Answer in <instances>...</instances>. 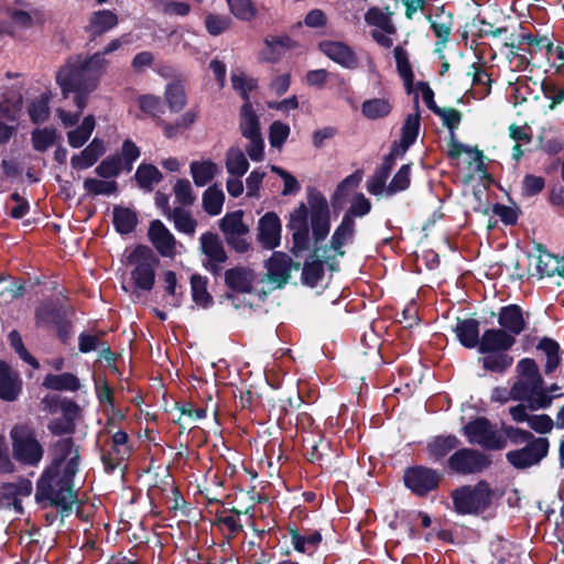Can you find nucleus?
I'll use <instances>...</instances> for the list:
<instances>
[{"label":"nucleus","instance_id":"603ef678","mask_svg":"<svg viewBox=\"0 0 564 564\" xmlns=\"http://www.w3.org/2000/svg\"><path fill=\"white\" fill-rule=\"evenodd\" d=\"M230 12L241 21H251L257 15V8L251 0H227Z\"/></svg>","mask_w":564,"mask_h":564},{"label":"nucleus","instance_id":"58836bf2","mask_svg":"<svg viewBox=\"0 0 564 564\" xmlns=\"http://www.w3.org/2000/svg\"><path fill=\"white\" fill-rule=\"evenodd\" d=\"M191 174L196 186H205L215 176L217 165L210 160L207 161H193L189 165Z\"/></svg>","mask_w":564,"mask_h":564},{"label":"nucleus","instance_id":"cd10ccee","mask_svg":"<svg viewBox=\"0 0 564 564\" xmlns=\"http://www.w3.org/2000/svg\"><path fill=\"white\" fill-rule=\"evenodd\" d=\"M252 271L245 267H235L225 272L226 286L236 293H252Z\"/></svg>","mask_w":564,"mask_h":564},{"label":"nucleus","instance_id":"9d476101","mask_svg":"<svg viewBox=\"0 0 564 564\" xmlns=\"http://www.w3.org/2000/svg\"><path fill=\"white\" fill-rule=\"evenodd\" d=\"M465 435L473 444L487 449H501L506 440L487 419L478 417L464 426Z\"/></svg>","mask_w":564,"mask_h":564},{"label":"nucleus","instance_id":"dca6fc26","mask_svg":"<svg viewBox=\"0 0 564 564\" xmlns=\"http://www.w3.org/2000/svg\"><path fill=\"white\" fill-rule=\"evenodd\" d=\"M257 240L263 249L273 250L281 243L282 225L274 212L265 213L258 221Z\"/></svg>","mask_w":564,"mask_h":564},{"label":"nucleus","instance_id":"680f3d73","mask_svg":"<svg viewBox=\"0 0 564 564\" xmlns=\"http://www.w3.org/2000/svg\"><path fill=\"white\" fill-rule=\"evenodd\" d=\"M174 194L176 200L183 206H191L196 199L192 191V185L187 178L176 181L174 185Z\"/></svg>","mask_w":564,"mask_h":564},{"label":"nucleus","instance_id":"4be33fe9","mask_svg":"<svg viewBox=\"0 0 564 564\" xmlns=\"http://www.w3.org/2000/svg\"><path fill=\"white\" fill-rule=\"evenodd\" d=\"M118 23V15L113 11H94L89 17L88 24L85 26V32L89 34L90 41H95L97 37L115 29Z\"/></svg>","mask_w":564,"mask_h":564},{"label":"nucleus","instance_id":"473e14b6","mask_svg":"<svg viewBox=\"0 0 564 564\" xmlns=\"http://www.w3.org/2000/svg\"><path fill=\"white\" fill-rule=\"evenodd\" d=\"M164 98L171 112L178 113L187 105V95L181 80H173L165 86Z\"/></svg>","mask_w":564,"mask_h":564},{"label":"nucleus","instance_id":"de8ad7c7","mask_svg":"<svg viewBox=\"0 0 564 564\" xmlns=\"http://www.w3.org/2000/svg\"><path fill=\"white\" fill-rule=\"evenodd\" d=\"M129 447L117 448L110 446L108 449L104 451L101 454V460L105 470L107 473H112L117 467L121 465V463L129 456Z\"/></svg>","mask_w":564,"mask_h":564},{"label":"nucleus","instance_id":"f257e3e1","mask_svg":"<svg viewBox=\"0 0 564 564\" xmlns=\"http://www.w3.org/2000/svg\"><path fill=\"white\" fill-rule=\"evenodd\" d=\"M105 73L104 62L98 54H76L59 67L55 79L64 99L74 94V105L86 108L89 95L97 89Z\"/></svg>","mask_w":564,"mask_h":564},{"label":"nucleus","instance_id":"a19ab883","mask_svg":"<svg viewBox=\"0 0 564 564\" xmlns=\"http://www.w3.org/2000/svg\"><path fill=\"white\" fill-rule=\"evenodd\" d=\"M43 386L47 389L57 391H76L79 389V380L76 376L68 372L59 375H47L44 378Z\"/></svg>","mask_w":564,"mask_h":564},{"label":"nucleus","instance_id":"79ce46f5","mask_svg":"<svg viewBox=\"0 0 564 564\" xmlns=\"http://www.w3.org/2000/svg\"><path fill=\"white\" fill-rule=\"evenodd\" d=\"M391 12H382L377 7H371L365 14L367 24L381 29L384 33L391 35L397 32V29L391 20Z\"/></svg>","mask_w":564,"mask_h":564},{"label":"nucleus","instance_id":"052dcab7","mask_svg":"<svg viewBox=\"0 0 564 564\" xmlns=\"http://www.w3.org/2000/svg\"><path fill=\"white\" fill-rule=\"evenodd\" d=\"M307 203L311 208V215L329 214L328 203L325 196L314 187L308 188Z\"/></svg>","mask_w":564,"mask_h":564},{"label":"nucleus","instance_id":"f8f14e48","mask_svg":"<svg viewBox=\"0 0 564 564\" xmlns=\"http://www.w3.org/2000/svg\"><path fill=\"white\" fill-rule=\"evenodd\" d=\"M489 465L490 460L485 454L471 448L458 449L448 459L449 468L462 475L480 473Z\"/></svg>","mask_w":564,"mask_h":564},{"label":"nucleus","instance_id":"3c124183","mask_svg":"<svg viewBox=\"0 0 564 564\" xmlns=\"http://www.w3.org/2000/svg\"><path fill=\"white\" fill-rule=\"evenodd\" d=\"M121 171V156L118 153L108 155L95 169V173L102 178L116 177Z\"/></svg>","mask_w":564,"mask_h":564},{"label":"nucleus","instance_id":"2eb2a0df","mask_svg":"<svg viewBox=\"0 0 564 564\" xmlns=\"http://www.w3.org/2000/svg\"><path fill=\"white\" fill-rule=\"evenodd\" d=\"M199 240L202 252L208 259V262L204 264L206 270L214 275L219 274L221 270L220 264L225 263L228 259L219 236L212 231H207L200 236Z\"/></svg>","mask_w":564,"mask_h":564},{"label":"nucleus","instance_id":"f704fd0d","mask_svg":"<svg viewBox=\"0 0 564 564\" xmlns=\"http://www.w3.org/2000/svg\"><path fill=\"white\" fill-rule=\"evenodd\" d=\"M219 228L225 238L227 236H246L249 232V227L243 223V212L236 210L226 214L219 221Z\"/></svg>","mask_w":564,"mask_h":564},{"label":"nucleus","instance_id":"69168bd1","mask_svg":"<svg viewBox=\"0 0 564 564\" xmlns=\"http://www.w3.org/2000/svg\"><path fill=\"white\" fill-rule=\"evenodd\" d=\"M468 75H471V82L474 86L484 85L487 87L486 95L490 93L492 80L490 76L487 74L484 63H473L469 66Z\"/></svg>","mask_w":564,"mask_h":564},{"label":"nucleus","instance_id":"5701e85b","mask_svg":"<svg viewBox=\"0 0 564 564\" xmlns=\"http://www.w3.org/2000/svg\"><path fill=\"white\" fill-rule=\"evenodd\" d=\"M288 536L290 539V544L294 547L295 551L308 555L313 554L322 542L321 532L311 529H290Z\"/></svg>","mask_w":564,"mask_h":564},{"label":"nucleus","instance_id":"6e6d98bb","mask_svg":"<svg viewBox=\"0 0 564 564\" xmlns=\"http://www.w3.org/2000/svg\"><path fill=\"white\" fill-rule=\"evenodd\" d=\"M311 228L315 243L323 241L330 230L329 214L311 215Z\"/></svg>","mask_w":564,"mask_h":564},{"label":"nucleus","instance_id":"1a4fd4ad","mask_svg":"<svg viewBox=\"0 0 564 564\" xmlns=\"http://www.w3.org/2000/svg\"><path fill=\"white\" fill-rule=\"evenodd\" d=\"M52 462L48 467L76 476L79 470L82 457L80 447L72 437H62L54 442L50 448Z\"/></svg>","mask_w":564,"mask_h":564},{"label":"nucleus","instance_id":"423d86ee","mask_svg":"<svg viewBox=\"0 0 564 564\" xmlns=\"http://www.w3.org/2000/svg\"><path fill=\"white\" fill-rule=\"evenodd\" d=\"M127 262L134 265L130 272L134 292H151L155 284V269L160 259L154 251L145 245H138L128 256Z\"/></svg>","mask_w":564,"mask_h":564},{"label":"nucleus","instance_id":"ea45409f","mask_svg":"<svg viewBox=\"0 0 564 564\" xmlns=\"http://www.w3.org/2000/svg\"><path fill=\"white\" fill-rule=\"evenodd\" d=\"M226 169L230 175L242 177L248 169L249 162L239 148H229L226 153Z\"/></svg>","mask_w":564,"mask_h":564},{"label":"nucleus","instance_id":"20e7f679","mask_svg":"<svg viewBox=\"0 0 564 564\" xmlns=\"http://www.w3.org/2000/svg\"><path fill=\"white\" fill-rule=\"evenodd\" d=\"M35 500L63 509L70 508L76 500L74 476L46 466L36 482Z\"/></svg>","mask_w":564,"mask_h":564},{"label":"nucleus","instance_id":"7c9ffc66","mask_svg":"<svg viewBox=\"0 0 564 564\" xmlns=\"http://www.w3.org/2000/svg\"><path fill=\"white\" fill-rule=\"evenodd\" d=\"M414 109L415 112L406 116L401 128L400 140L404 143L405 147H411L414 144L420 133L421 115L417 95L414 97Z\"/></svg>","mask_w":564,"mask_h":564},{"label":"nucleus","instance_id":"c756f323","mask_svg":"<svg viewBox=\"0 0 564 564\" xmlns=\"http://www.w3.org/2000/svg\"><path fill=\"white\" fill-rule=\"evenodd\" d=\"M112 224L118 234L129 235L137 228L138 214L129 207L116 205L112 209Z\"/></svg>","mask_w":564,"mask_h":564},{"label":"nucleus","instance_id":"0eeeda50","mask_svg":"<svg viewBox=\"0 0 564 564\" xmlns=\"http://www.w3.org/2000/svg\"><path fill=\"white\" fill-rule=\"evenodd\" d=\"M13 458L22 465L36 467L44 456V447L28 425H15L10 432Z\"/></svg>","mask_w":564,"mask_h":564},{"label":"nucleus","instance_id":"a878e982","mask_svg":"<svg viewBox=\"0 0 564 564\" xmlns=\"http://www.w3.org/2000/svg\"><path fill=\"white\" fill-rule=\"evenodd\" d=\"M319 248L314 247L311 254L306 258L303 267H302V283L310 288H315L323 280L325 270H324V260L321 259Z\"/></svg>","mask_w":564,"mask_h":564},{"label":"nucleus","instance_id":"774afa93","mask_svg":"<svg viewBox=\"0 0 564 564\" xmlns=\"http://www.w3.org/2000/svg\"><path fill=\"white\" fill-rule=\"evenodd\" d=\"M249 140V144L246 147V152L250 160L253 162H260L264 158V140L261 133L246 137Z\"/></svg>","mask_w":564,"mask_h":564},{"label":"nucleus","instance_id":"39448f33","mask_svg":"<svg viewBox=\"0 0 564 564\" xmlns=\"http://www.w3.org/2000/svg\"><path fill=\"white\" fill-rule=\"evenodd\" d=\"M34 323L40 329L54 332L56 338L65 346L74 336V325L68 316V308L54 300L42 301L34 310Z\"/></svg>","mask_w":564,"mask_h":564},{"label":"nucleus","instance_id":"09e8293b","mask_svg":"<svg viewBox=\"0 0 564 564\" xmlns=\"http://www.w3.org/2000/svg\"><path fill=\"white\" fill-rule=\"evenodd\" d=\"M56 138L57 134L54 128L35 129L31 135L33 149L39 152H45L55 143Z\"/></svg>","mask_w":564,"mask_h":564},{"label":"nucleus","instance_id":"0e129e2a","mask_svg":"<svg viewBox=\"0 0 564 564\" xmlns=\"http://www.w3.org/2000/svg\"><path fill=\"white\" fill-rule=\"evenodd\" d=\"M205 26L210 35L218 36L229 29L230 19L228 17H220L209 13L205 18Z\"/></svg>","mask_w":564,"mask_h":564},{"label":"nucleus","instance_id":"c03bdc74","mask_svg":"<svg viewBox=\"0 0 564 564\" xmlns=\"http://www.w3.org/2000/svg\"><path fill=\"white\" fill-rule=\"evenodd\" d=\"M225 195L216 185L209 186L203 194V208L210 216L221 213Z\"/></svg>","mask_w":564,"mask_h":564},{"label":"nucleus","instance_id":"ddd939ff","mask_svg":"<svg viewBox=\"0 0 564 564\" xmlns=\"http://www.w3.org/2000/svg\"><path fill=\"white\" fill-rule=\"evenodd\" d=\"M317 50L343 68L356 69L359 66L354 47L344 41L323 40L317 43Z\"/></svg>","mask_w":564,"mask_h":564},{"label":"nucleus","instance_id":"c85d7f7f","mask_svg":"<svg viewBox=\"0 0 564 564\" xmlns=\"http://www.w3.org/2000/svg\"><path fill=\"white\" fill-rule=\"evenodd\" d=\"M104 140L94 138L91 142L79 153L70 159V165L75 170H86L91 167L105 153Z\"/></svg>","mask_w":564,"mask_h":564},{"label":"nucleus","instance_id":"6ab92c4d","mask_svg":"<svg viewBox=\"0 0 564 564\" xmlns=\"http://www.w3.org/2000/svg\"><path fill=\"white\" fill-rule=\"evenodd\" d=\"M148 238L160 256H175L176 239L160 219L150 223Z\"/></svg>","mask_w":564,"mask_h":564},{"label":"nucleus","instance_id":"a18cd8bd","mask_svg":"<svg viewBox=\"0 0 564 564\" xmlns=\"http://www.w3.org/2000/svg\"><path fill=\"white\" fill-rule=\"evenodd\" d=\"M174 227L177 231L193 236L197 226L196 219L183 207H175L171 213Z\"/></svg>","mask_w":564,"mask_h":564},{"label":"nucleus","instance_id":"aec40b11","mask_svg":"<svg viewBox=\"0 0 564 564\" xmlns=\"http://www.w3.org/2000/svg\"><path fill=\"white\" fill-rule=\"evenodd\" d=\"M425 18L430 22V26L437 39L435 43L436 51H441L446 46L451 37L454 25L453 13L446 12L444 6H442L437 8L435 19H433L432 14H426Z\"/></svg>","mask_w":564,"mask_h":564},{"label":"nucleus","instance_id":"8fccbe9b","mask_svg":"<svg viewBox=\"0 0 564 564\" xmlns=\"http://www.w3.org/2000/svg\"><path fill=\"white\" fill-rule=\"evenodd\" d=\"M84 188L87 194L93 196L112 195L117 193L118 184L116 181H102L88 177L84 181Z\"/></svg>","mask_w":564,"mask_h":564},{"label":"nucleus","instance_id":"b1692460","mask_svg":"<svg viewBox=\"0 0 564 564\" xmlns=\"http://www.w3.org/2000/svg\"><path fill=\"white\" fill-rule=\"evenodd\" d=\"M355 227V220L349 218L348 215H344L330 238L329 247L325 246L324 251L326 252L328 249H333L337 256L344 257L345 251L343 248L346 243L354 240L356 234Z\"/></svg>","mask_w":564,"mask_h":564},{"label":"nucleus","instance_id":"c9c22d12","mask_svg":"<svg viewBox=\"0 0 564 564\" xmlns=\"http://www.w3.org/2000/svg\"><path fill=\"white\" fill-rule=\"evenodd\" d=\"M134 178L140 188L152 191L153 185L163 180V174L151 163H141L134 174Z\"/></svg>","mask_w":564,"mask_h":564},{"label":"nucleus","instance_id":"7ed1b4c3","mask_svg":"<svg viewBox=\"0 0 564 564\" xmlns=\"http://www.w3.org/2000/svg\"><path fill=\"white\" fill-rule=\"evenodd\" d=\"M512 400L525 401L531 411L547 409L553 402L543 387V379L533 359L524 358L517 365V380L511 387Z\"/></svg>","mask_w":564,"mask_h":564},{"label":"nucleus","instance_id":"bf43d9fd","mask_svg":"<svg viewBox=\"0 0 564 564\" xmlns=\"http://www.w3.org/2000/svg\"><path fill=\"white\" fill-rule=\"evenodd\" d=\"M163 278L165 282V292L172 299L171 305L174 307L181 306L183 302V292H177L178 282L176 273L172 270H166L163 273Z\"/></svg>","mask_w":564,"mask_h":564},{"label":"nucleus","instance_id":"338daca9","mask_svg":"<svg viewBox=\"0 0 564 564\" xmlns=\"http://www.w3.org/2000/svg\"><path fill=\"white\" fill-rule=\"evenodd\" d=\"M545 186V180L542 176L527 174L522 180V194L528 197L540 194Z\"/></svg>","mask_w":564,"mask_h":564},{"label":"nucleus","instance_id":"2f4dec72","mask_svg":"<svg viewBox=\"0 0 564 564\" xmlns=\"http://www.w3.org/2000/svg\"><path fill=\"white\" fill-rule=\"evenodd\" d=\"M33 485L28 478H20L17 481L6 482L1 486L3 497L13 500L15 509H21L20 500L32 494Z\"/></svg>","mask_w":564,"mask_h":564},{"label":"nucleus","instance_id":"4c0bfd02","mask_svg":"<svg viewBox=\"0 0 564 564\" xmlns=\"http://www.w3.org/2000/svg\"><path fill=\"white\" fill-rule=\"evenodd\" d=\"M207 278L200 274H193L191 276V290L193 301L204 308H207L214 304V299L207 291Z\"/></svg>","mask_w":564,"mask_h":564},{"label":"nucleus","instance_id":"49530a36","mask_svg":"<svg viewBox=\"0 0 564 564\" xmlns=\"http://www.w3.org/2000/svg\"><path fill=\"white\" fill-rule=\"evenodd\" d=\"M239 130L243 138L261 133L260 119L254 109L239 111Z\"/></svg>","mask_w":564,"mask_h":564},{"label":"nucleus","instance_id":"412c9836","mask_svg":"<svg viewBox=\"0 0 564 564\" xmlns=\"http://www.w3.org/2000/svg\"><path fill=\"white\" fill-rule=\"evenodd\" d=\"M529 406L518 404L509 409V413L513 421L518 423L527 422L528 426L536 433L546 434L553 429L554 421L547 414H529Z\"/></svg>","mask_w":564,"mask_h":564},{"label":"nucleus","instance_id":"a211bd4d","mask_svg":"<svg viewBox=\"0 0 564 564\" xmlns=\"http://www.w3.org/2000/svg\"><path fill=\"white\" fill-rule=\"evenodd\" d=\"M454 333L464 348H478V352H484L485 332L480 335L479 322L477 319L458 317Z\"/></svg>","mask_w":564,"mask_h":564},{"label":"nucleus","instance_id":"9b49d317","mask_svg":"<svg viewBox=\"0 0 564 564\" xmlns=\"http://www.w3.org/2000/svg\"><path fill=\"white\" fill-rule=\"evenodd\" d=\"M550 442L545 437L531 440L523 447L509 451L507 460L517 469L530 468L538 465L549 453Z\"/></svg>","mask_w":564,"mask_h":564},{"label":"nucleus","instance_id":"864d4df0","mask_svg":"<svg viewBox=\"0 0 564 564\" xmlns=\"http://www.w3.org/2000/svg\"><path fill=\"white\" fill-rule=\"evenodd\" d=\"M543 96L551 100L549 108L554 110L558 105L564 102V85L558 86L552 79H544L541 84Z\"/></svg>","mask_w":564,"mask_h":564},{"label":"nucleus","instance_id":"6e6552de","mask_svg":"<svg viewBox=\"0 0 564 564\" xmlns=\"http://www.w3.org/2000/svg\"><path fill=\"white\" fill-rule=\"evenodd\" d=\"M491 489L485 481L475 486H462L451 494L454 510L458 514H479L484 512L491 502Z\"/></svg>","mask_w":564,"mask_h":564},{"label":"nucleus","instance_id":"5fc2aeb1","mask_svg":"<svg viewBox=\"0 0 564 564\" xmlns=\"http://www.w3.org/2000/svg\"><path fill=\"white\" fill-rule=\"evenodd\" d=\"M458 440L455 436H440L436 437L429 445L430 454L435 458H442L446 456L452 449L456 448Z\"/></svg>","mask_w":564,"mask_h":564},{"label":"nucleus","instance_id":"393cba45","mask_svg":"<svg viewBox=\"0 0 564 564\" xmlns=\"http://www.w3.org/2000/svg\"><path fill=\"white\" fill-rule=\"evenodd\" d=\"M286 263V253L282 251H273L271 257L265 261L267 278L279 289L283 288L290 280Z\"/></svg>","mask_w":564,"mask_h":564},{"label":"nucleus","instance_id":"13d9d810","mask_svg":"<svg viewBox=\"0 0 564 564\" xmlns=\"http://www.w3.org/2000/svg\"><path fill=\"white\" fill-rule=\"evenodd\" d=\"M289 124L281 121H273L269 127V142L272 148L280 149L290 135Z\"/></svg>","mask_w":564,"mask_h":564},{"label":"nucleus","instance_id":"bb28decb","mask_svg":"<svg viewBox=\"0 0 564 564\" xmlns=\"http://www.w3.org/2000/svg\"><path fill=\"white\" fill-rule=\"evenodd\" d=\"M22 389V380L18 372L3 361H0V398L4 401H13Z\"/></svg>","mask_w":564,"mask_h":564},{"label":"nucleus","instance_id":"4468645a","mask_svg":"<svg viewBox=\"0 0 564 564\" xmlns=\"http://www.w3.org/2000/svg\"><path fill=\"white\" fill-rule=\"evenodd\" d=\"M438 481L440 475L431 468L416 466L404 473L405 486L417 496H424L434 490Z\"/></svg>","mask_w":564,"mask_h":564},{"label":"nucleus","instance_id":"72a5a7b5","mask_svg":"<svg viewBox=\"0 0 564 564\" xmlns=\"http://www.w3.org/2000/svg\"><path fill=\"white\" fill-rule=\"evenodd\" d=\"M392 108V102L388 98H371L362 101L361 113L369 120H378L388 117Z\"/></svg>","mask_w":564,"mask_h":564},{"label":"nucleus","instance_id":"f3484780","mask_svg":"<svg viewBox=\"0 0 564 564\" xmlns=\"http://www.w3.org/2000/svg\"><path fill=\"white\" fill-rule=\"evenodd\" d=\"M435 115L442 119L443 124L451 132L447 156L449 159H458L463 152H470V147L459 142L455 137V130L458 128L463 118L462 112L455 108H441Z\"/></svg>","mask_w":564,"mask_h":564},{"label":"nucleus","instance_id":"e2e57ef3","mask_svg":"<svg viewBox=\"0 0 564 564\" xmlns=\"http://www.w3.org/2000/svg\"><path fill=\"white\" fill-rule=\"evenodd\" d=\"M371 210L370 200L362 194L357 193L344 215H348L349 218L354 219L355 217H364L368 215Z\"/></svg>","mask_w":564,"mask_h":564},{"label":"nucleus","instance_id":"f03ea898","mask_svg":"<svg viewBox=\"0 0 564 564\" xmlns=\"http://www.w3.org/2000/svg\"><path fill=\"white\" fill-rule=\"evenodd\" d=\"M491 316H497L499 327L485 329L484 350L489 352H508L518 341L529 325L530 313L524 312L518 304H508L501 306L497 313L491 312Z\"/></svg>","mask_w":564,"mask_h":564},{"label":"nucleus","instance_id":"4d7b16f0","mask_svg":"<svg viewBox=\"0 0 564 564\" xmlns=\"http://www.w3.org/2000/svg\"><path fill=\"white\" fill-rule=\"evenodd\" d=\"M480 361L486 370L501 373L512 365L513 360L509 355H485Z\"/></svg>","mask_w":564,"mask_h":564},{"label":"nucleus","instance_id":"e433bc0d","mask_svg":"<svg viewBox=\"0 0 564 564\" xmlns=\"http://www.w3.org/2000/svg\"><path fill=\"white\" fill-rule=\"evenodd\" d=\"M393 56L395 59L398 74L403 79L406 91L410 94L413 87L414 74L408 57V53L402 46L398 45L393 50Z\"/></svg>","mask_w":564,"mask_h":564},{"label":"nucleus","instance_id":"37998d69","mask_svg":"<svg viewBox=\"0 0 564 564\" xmlns=\"http://www.w3.org/2000/svg\"><path fill=\"white\" fill-rule=\"evenodd\" d=\"M412 166L413 163L401 165L386 188L387 195L392 196L397 193L406 191L410 187Z\"/></svg>","mask_w":564,"mask_h":564}]
</instances>
